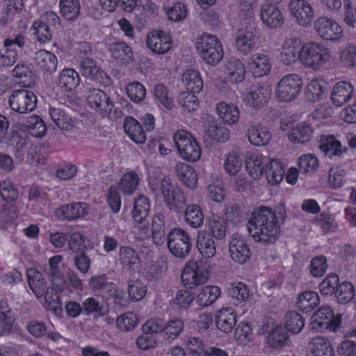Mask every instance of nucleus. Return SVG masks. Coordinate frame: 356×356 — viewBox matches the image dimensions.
Masks as SVG:
<instances>
[{
	"instance_id": "f257e3e1",
	"label": "nucleus",
	"mask_w": 356,
	"mask_h": 356,
	"mask_svg": "<svg viewBox=\"0 0 356 356\" xmlns=\"http://www.w3.org/2000/svg\"><path fill=\"white\" fill-rule=\"evenodd\" d=\"M250 235L256 242L265 245L275 243L280 236V227L270 207H261L254 210L248 222Z\"/></svg>"
},
{
	"instance_id": "f03ea898",
	"label": "nucleus",
	"mask_w": 356,
	"mask_h": 356,
	"mask_svg": "<svg viewBox=\"0 0 356 356\" xmlns=\"http://www.w3.org/2000/svg\"><path fill=\"white\" fill-rule=\"evenodd\" d=\"M195 45L207 63L216 65L222 59L224 53L222 45L216 36L205 33L197 40Z\"/></svg>"
},
{
	"instance_id": "7ed1b4c3",
	"label": "nucleus",
	"mask_w": 356,
	"mask_h": 356,
	"mask_svg": "<svg viewBox=\"0 0 356 356\" xmlns=\"http://www.w3.org/2000/svg\"><path fill=\"white\" fill-rule=\"evenodd\" d=\"M173 141L183 159L197 161L201 156V149L196 139L188 131L178 130L173 136Z\"/></svg>"
},
{
	"instance_id": "20e7f679",
	"label": "nucleus",
	"mask_w": 356,
	"mask_h": 356,
	"mask_svg": "<svg viewBox=\"0 0 356 356\" xmlns=\"http://www.w3.org/2000/svg\"><path fill=\"white\" fill-rule=\"evenodd\" d=\"M167 245L170 252L176 257L184 259L192 248V238L184 229L177 227L170 231L167 236Z\"/></svg>"
},
{
	"instance_id": "39448f33",
	"label": "nucleus",
	"mask_w": 356,
	"mask_h": 356,
	"mask_svg": "<svg viewBox=\"0 0 356 356\" xmlns=\"http://www.w3.org/2000/svg\"><path fill=\"white\" fill-rule=\"evenodd\" d=\"M329 50L324 45L317 42H309L302 47L300 61L307 67L318 69L330 59Z\"/></svg>"
},
{
	"instance_id": "423d86ee",
	"label": "nucleus",
	"mask_w": 356,
	"mask_h": 356,
	"mask_svg": "<svg viewBox=\"0 0 356 356\" xmlns=\"http://www.w3.org/2000/svg\"><path fill=\"white\" fill-rule=\"evenodd\" d=\"M160 188L167 207L170 211L182 212L187 205L183 191L178 186H173L168 177L162 179Z\"/></svg>"
},
{
	"instance_id": "0eeeda50",
	"label": "nucleus",
	"mask_w": 356,
	"mask_h": 356,
	"mask_svg": "<svg viewBox=\"0 0 356 356\" xmlns=\"http://www.w3.org/2000/svg\"><path fill=\"white\" fill-rule=\"evenodd\" d=\"M208 266L202 261L188 262L185 266L181 278L185 287L193 289L204 284L208 280Z\"/></svg>"
},
{
	"instance_id": "6e6552de",
	"label": "nucleus",
	"mask_w": 356,
	"mask_h": 356,
	"mask_svg": "<svg viewBox=\"0 0 356 356\" xmlns=\"http://www.w3.org/2000/svg\"><path fill=\"white\" fill-rule=\"evenodd\" d=\"M302 78L298 74H290L284 76L277 86V99L284 102L295 99L302 90Z\"/></svg>"
},
{
	"instance_id": "1a4fd4ad",
	"label": "nucleus",
	"mask_w": 356,
	"mask_h": 356,
	"mask_svg": "<svg viewBox=\"0 0 356 356\" xmlns=\"http://www.w3.org/2000/svg\"><path fill=\"white\" fill-rule=\"evenodd\" d=\"M311 321V329L316 332L335 331L341 322L339 318L334 317L332 309L327 305L321 307L312 315Z\"/></svg>"
},
{
	"instance_id": "9d476101",
	"label": "nucleus",
	"mask_w": 356,
	"mask_h": 356,
	"mask_svg": "<svg viewBox=\"0 0 356 356\" xmlns=\"http://www.w3.org/2000/svg\"><path fill=\"white\" fill-rule=\"evenodd\" d=\"M37 104L35 95L25 89L15 90L8 99L10 108L17 113L25 114L33 111Z\"/></svg>"
},
{
	"instance_id": "9b49d317",
	"label": "nucleus",
	"mask_w": 356,
	"mask_h": 356,
	"mask_svg": "<svg viewBox=\"0 0 356 356\" xmlns=\"http://www.w3.org/2000/svg\"><path fill=\"white\" fill-rule=\"evenodd\" d=\"M88 286L93 293L103 298L116 299L119 296L118 286L105 274L92 276L88 281Z\"/></svg>"
},
{
	"instance_id": "f8f14e48",
	"label": "nucleus",
	"mask_w": 356,
	"mask_h": 356,
	"mask_svg": "<svg viewBox=\"0 0 356 356\" xmlns=\"http://www.w3.org/2000/svg\"><path fill=\"white\" fill-rule=\"evenodd\" d=\"M87 101L96 112L104 118L108 116L113 110V103L110 97L103 90L90 88L87 92Z\"/></svg>"
},
{
	"instance_id": "ddd939ff",
	"label": "nucleus",
	"mask_w": 356,
	"mask_h": 356,
	"mask_svg": "<svg viewBox=\"0 0 356 356\" xmlns=\"http://www.w3.org/2000/svg\"><path fill=\"white\" fill-rule=\"evenodd\" d=\"M79 71L86 79L106 86L110 78L97 64L94 58H85L79 60Z\"/></svg>"
},
{
	"instance_id": "4468645a",
	"label": "nucleus",
	"mask_w": 356,
	"mask_h": 356,
	"mask_svg": "<svg viewBox=\"0 0 356 356\" xmlns=\"http://www.w3.org/2000/svg\"><path fill=\"white\" fill-rule=\"evenodd\" d=\"M314 29L325 40L337 41L343 35L342 28L334 20L326 17H318L314 23Z\"/></svg>"
},
{
	"instance_id": "2eb2a0df",
	"label": "nucleus",
	"mask_w": 356,
	"mask_h": 356,
	"mask_svg": "<svg viewBox=\"0 0 356 356\" xmlns=\"http://www.w3.org/2000/svg\"><path fill=\"white\" fill-rule=\"evenodd\" d=\"M257 40V31L256 29L246 27L236 33L234 46L237 51L244 55H248L254 50Z\"/></svg>"
},
{
	"instance_id": "dca6fc26",
	"label": "nucleus",
	"mask_w": 356,
	"mask_h": 356,
	"mask_svg": "<svg viewBox=\"0 0 356 356\" xmlns=\"http://www.w3.org/2000/svg\"><path fill=\"white\" fill-rule=\"evenodd\" d=\"M291 15L301 26L310 25L314 19L312 6L305 0H291L289 5Z\"/></svg>"
},
{
	"instance_id": "f3484780",
	"label": "nucleus",
	"mask_w": 356,
	"mask_h": 356,
	"mask_svg": "<svg viewBox=\"0 0 356 356\" xmlns=\"http://www.w3.org/2000/svg\"><path fill=\"white\" fill-rule=\"evenodd\" d=\"M170 35L163 31H153L147 37V47L154 54H164L172 47Z\"/></svg>"
},
{
	"instance_id": "a211bd4d",
	"label": "nucleus",
	"mask_w": 356,
	"mask_h": 356,
	"mask_svg": "<svg viewBox=\"0 0 356 356\" xmlns=\"http://www.w3.org/2000/svg\"><path fill=\"white\" fill-rule=\"evenodd\" d=\"M318 147L325 156L334 160L342 158L343 154L348 151V148L342 146L341 142L333 135L321 136Z\"/></svg>"
},
{
	"instance_id": "6ab92c4d",
	"label": "nucleus",
	"mask_w": 356,
	"mask_h": 356,
	"mask_svg": "<svg viewBox=\"0 0 356 356\" xmlns=\"http://www.w3.org/2000/svg\"><path fill=\"white\" fill-rule=\"evenodd\" d=\"M229 250L232 259L238 264L245 263L250 257V250L247 241L240 235L232 236Z\"/></svg>"
},
{
	"instance_id": "aec40b11",
	"label": "nucleus",
	"mask_w": 356,
	"mask_h": 356,
	"mask_svg": "<svg viewBox=\"0 0 356 356\" xmlns=\"http://www.w3.org/2000/svg\"><path fill=\"white\" fill-rule=\"evenodd\" d=\"M88 213L85 202H74L61 206L56 211V216L61 220H74L86 216Z\"/></svg>"
},
{
	"instance_id": "412c9836",
	"label": "nucleus",
	"mask_w": 356,
	"mask_h": 356,
	"mask_svg": "<svg viewBox=\"0 0 356 356\" xmlns=\"http://www.w3.org/2000/svg\"><path fill=\"white\" fill-rule=\"evenodd\" d=\"M260 17L264 24L273 29L280 27L284 22L281 10L273 3H264L261 6Z\"/></svg>"
},
{
	"instance_id": "4be33fe9",
	"label": "nucleus",
	"mask_w": 356,
	"mask_h": 356,
	"mask_svg": "<svg viewBox=\"0 0 356 356\" xmlns=\"http://www.w3.org/2000/svg\"><path fill=\"white\" fill-rule=\"evenodd\" d=\"M246 135L249 142L257 147L266 145L271 139L268 129L259 123H250Z\"/></svg>"
},
{
	"instance_id": "5701e85b",
	"label": "nucleus",
	"mask_w": 356,
	"mask_h": 356,
	"mask_svg": "<svg viewBox=\"0 0 356 356\" xmlns=\"http://www.w3.org/2000/svg\"><path fill=\"white\" fill-rule=\"evenodd\" d=\"M118 257L119 262L124 268L138 271L141 268V261L138 253L130 246H121Z\"/></svg>"
},
{
	"instance_id": "b1692460",
	"label": "nucleus",
	"mask_w": 356,
	"mask_h": 356,
	"mask_svg": "<svg viewBox=\"0 0 356 356\" xmlns=\"http://www.w3.org/2000/svg\"><path fill=\"white\" fill-rule=\"evenodd\" d=\"M33 60L35 65L44 74H51L56 70L58 59L51 51L41 49L35 53Z\"/></svg>"
},
{
	"instance_id": "393cba45",
	"label": "nucleus",
	"mask_w": 356,
	"mask_h": 356,
	"mask_svg": "<svg viewBox=\"0 0 356 356\" xmlns=\"http://www.w3.org/2000/svg\"><path fill=\"white\" fill-rule=\"evenodd\" d=\"M269 96L270 92L267 88L257 86L251 88L250 90L243 95V99L250 106L259 108L267 103Z\"/></svg>"
},
{
	"instance_id": "a878e982",
	"label": "nucleus",
	"mask_w": 356,
	"mask_h": 356,
	"mask_svg": "<svg viewBox=\"0 0 356 356\" xmlns=\"http://www.w3.org/2000/svg\"><path fill=\"white\" fill-rule=\"evenodd\" d=\"M353 92L354 88L350 83L339 82L332 89L331 101L336 106H341L352 98Z\"/></svg>"
},
{
	"instance_id": "bb28decb",
	"label": "nucleus",
	"mask_w": 356,
	"mask_h": 356,
	"mask_svg": "<svg viewBox=\"0 0 356 356\" xmlns=\"http://www.w3.org/2000/svg\"><path fill=\"white\" fill-rule=\"evenodd\" d=\"M245 65L240 59L232 57L226 63L225 74L229 81L241 83L245 79Z\"/></svg>"
},
{
	"instance_id": "cd10ccee",
	"label": "nucleus",
	"mask_w": 356,
	"mask_h": 356,
	"mask_svg": "<svg viewBox=\"0 0 356 356\" xmlns=\"http://www.w3.org/2000/svg\"><path fill=\"white\" fill-rule=\"evenodd\" d=\"M236 323V314L231 307L222 308L216 316V326L221 332H230Z\"/></svg>"
},
{
	"instance_id": "c85d7f7f",
	"label": "nucleus",
	"mask_w": 356,
	"mask_h": 356,
	"mask_svg": "<svg viewBox=\"0 0 356 356\" xmlns=\"http://www.w3.org/2000/svg\"><path fill=\"white\" fill-rule=\"evenodd\" d=\"M249 67L252 75L255 77L267 74L271 67L268 56L261 53L253 54L250 58Z\"/></svg>"
},
{
	"instance_id": "c756f323",
	"label": "nucleus",
	"mask_w": 356,
	"mask_h": 356,
	"mask_svg": "<svg viewBox=\"0 0 356 356\" xmlns=\"http://www.w3.org/2000/svg\"><path fill=\"white\" fill-rule=\"evenodd\" d=\"M175 172L179 181L189 188H195L197 184V175L188 164L179 162L175 166Z\"/></svg>"
},
{
	"instance_id": "7c9ffc66",
	"label": "nucleus",
	"mask_w": 356,
	"mask_h": 356,
	"mask_svg": "<svg viewBox=\"0 0 356 356\" xmlns=\"http://www.w3.org/2000/svg\"><path fill=\"white\" fill-rule=\"evenodd\" d=\"M197 248L205 258H212L216 254V248L214 239L209 232L204 230L198 232Z\"/></svg>"
},
{
	"instance_id": "2f4dec72",
	"label": "nucleus",
	"mask_w": 356,
	"mask_h": 356,
	"mask_svg": "<svg viewBox=\"0 0 356 356\" xmlns=\"http://www.w3.org/2000/svg\"><path fill=\"white\" fill-rule=\"evenodd\" d=\"M125 133L136 143L143 144L146 140L145 131L141 124L133 117L128 116L124 120Z\"/></svg>"
},
{
	"instance_id": "473e14b6",
	"label": "nucleus",
	"mask_w": 356,
	"mask_h": 356,
	"mask_svg": "<svg viewBox=\"0 0 356 356\" xmlns=\"http://www.w3.org/2000/svg\"><path fill=\"white\" fill-rule=\"evenodd\" d=\"M302 48L298 44L294 39H289L284 42L282 46V51L280 54V60L286 65L294 63L298 58L300 59Z\"/></svg>"
},
{
	"instance_id": "72a5a7b5",
	"label": "nucleus",
	"mask_w": 356,
	"mask_h": 356,
	"mask_svg": "<svg viewBox=\"0 0 356 356\" xmlns=\"http://www.w3.org/2000/svg\"><path fill=\"white\" fill-rule=\"evenodd\" d=\"M165 216L161 212L154 215L151 222V232L155 244L161 245L165 241Z\"/></svg>"
},
{
	"instance_id": "f704fd0d",
	"label": "nucleus",
	"mask_w": 356,
	"mask_h": 356,
	"mask_svg": "<svg viewBox=\"0 0 356 356\" xmlns=\"http://www.w3.org/2000/svg\"><path fill=\"white\" fill-rule=\"evenodd\" d=\"M80 77L77 72L72 68L63 70L58 78V86L65 92H72L79 85Z\"/></svg>"
},
{
	"instance_id": "c9c22d12",
	"label": "nucleus",
	"mask_w": 356,
	"mask_h": 356,
	"mask_svg": "<svg viewBox=\"0 0 356 356\" xmlns=\"http://www.w3.org/2000/svg\"><path fill=\"white\" fill-rule=\"evenodd\" d=\"M29 285L37 298L44 296L47 282L42 273L35 268H29L26 272Z\"/></svg>"
},
{
	"instance_id": "e433bc0d",
	"label": "nucleus",
	"mask_w": 356,
	"mask_h": 356,
	"mask_svg": "<svg viewBox=\"0 0 356 356\" xmlns=\"http://www.w3.org/2000/svg\"><path fill=\"white\" fill-rule=\"evenodd\" d=\"M6 143L8 147L12 148L15 158L19 161H23L26 147L28 145V140L22 136L21 134L17 131H13L7 139Z\"/></svg>"
},
{
	"instance_id": "4c0bfd02",
	"label": "nucleus",
	"mask_w": 356,
	"mask_h": 356,
	"mask_svg": "<svg viewBox=\"0 0 356 356\" xmlns=\"http://www.w3.org/2000/svg\"><path fill=\"white\" fill-rule=\"evenodd\" d=\"M267 158L259 154H252L245 161V168L250 175L254 179H259L267 165Z\"/></svg>"
},
{
	"instance_id": "58836bf2",
	"label": "nucleus",
	"mask_w": 356,
	"mask_h": 356,
	"mask_svg": "<svg viewBox=\"0 0 356 356\" xmlns=\"http://www.w3.org/2000/svg\"><path fill=\"white\" fill-rule=\"evenodd\" d=\"M82 305L83 314L86 316H92L95 319L106 316L109 312L108 305L101 304L93 297L86 298Z\"/></svg>"
},
{
	"instance_id": "ea45409f",
	"label": "nucleus",
	"mask_w": 356,
	"mask_h": 356,
	"mask_svg": "<svg viewBox=\"0 0 356 356\" xmlns=\"http://www.w3.org/2000/svg\"><path fill=\"white\" fill-rule=\"evenodd\" d=\"M184 210V221L193 228L202 227L204 222V214L200 206L197 204L186 205Z\"/></svg>"
},
{
	"instance_id": "a19ab883",
	"label": "nucleus",
	"mask_w": 356,
	"mask_h": 356,
	"mask_svg": "<svg viewBox=\"0 0 356 356\" xmlns=\"http://www.w3.org/2000/svg\"><path fill=\"white\" fill-rule=\"evenodd\" d=\"M216 109L220 118L228 124H234L239 119L238 108L234 104L221 102L217 104Z\"/></svg>"
},
{
	"instance_id": "79ce46f5",
	"label": "nucleus",
	"mask_w": 356,
	"mask_h": 356,
	"mask_svg": "<svg viewBox=\"0 0 356 356\" xmlns=\"http://www.w3.org/2000/svg\"><path fill=\"white\" fill-rule=\"evenodd\" d=\"M181 81L184 84L186 92H200L203 88V81L198 71L193 69L186 70Z\"/></svg>"
},
{
	"instance_id": "37998d69",
	"label": "nucleus",
	"mask_w": 356,
	"mask_h": 356,
	"mask_svg": "<svg viewBox=\"0 0 356 356\" xmlns=\"http://www.w3.org/2000/svg\"><path fill=\"white\" fill-rule=\"evenodd\" d=\"M313 356H334V352L330 341L324 337H314L309 342Z\"/></svg>"
},
{
	"instance_id": "c03bdc74",
	"label": "nucleus",
	"mask_w": 356,
	"mask_h": 356,
	"mask_svg": "<svg viewBox=\"0 0 356 356\" xmlns=\"http://www.w3.org/2000/svg\"><path fill=\"white\" fill-rule=\"evenodd\" d=\"M150 211V204L149 199L144 196L140 195L134 202L132 211V218L134 220L140 224L143 222L149 216Z\"/></svg>"
},
{
	"instance_id": "a18cd8bd",
	"label": "nucleus",
	"mask_w": 356,
	"mask_h": 356,
	"mask_svg": "<svg viewBox=\"0 0 356 356\" xmlns=\"http://www.w3.org/2000/svg\"><path fill=\"white\" fill-rule=\"evenodd\" d=\"M313 135V127L305 122H301L292 129L289 138L294 143L305 144L310 141Z\"/></svg>"
},
{
	"instance_id": "49530a36",
	"label": "nucleus",
	"mask_w": 356,
	"mask_h": 356,
	"mask_svg": "<svg viewBox=\"0 0 356 356\" xmlns=\"http://www.w3.org/2000/svg\"><path fill=\"white\" fill-rule=\"evenodd\" d=\"M13 76L19 80L25 88H30L35 83V76L30 66L24 63H19L13 70Z\"/></svg>"
},
{
	"instance_id": "de8ad7c7",
	"label": "nucleus",
	"mask_w": 356,
	"mask_h": 356,
	"mask_svg": "<svg viewBox=\"0 0 356 356\" xmlns=\"http://www.w3.org/2000/svg\"><path fill=\"white\" fill-rule=\"evenodd\" d=\"M220 296V289L217 286H204L197 296V303L201 307L213 305Z\"/></svg>"
},
{
	"instance_id": "09e8293b",
	"label": "nucleus",
	"mask_w": 356,
	"mask_h": 356,
	"mask_svg": "<svg viewBox=\"0 0 356 356\" xmlns=\"http://www.w3.org/2000/svg\"><path fill=\"white\" fill-rule=\"evenodd\" d=\"M110 51L113 58L124 64H129L133 60L132 50L124 42H115L111 46Z\"/></svg>"
},
{
	"instance_id": "8fccbe9b",
	"label": "nucleus",
	"mask_w": 356,
	"mask_h": 356,
	"mask_svg": "<svg viewBox=\"0 0 356 356\" xmlns=\"http://www.w3.org/2000/svg\"><path fill=\"white\" fill-rule=\"evenodd\" d=\"M319 303L318 293L312 291H307L300 294L296 302L298 308L305 313L313 310Z\"/></svg>"
},
{
	"instance_id": "3c124183",
	"label": "nucleus",
	"mask_w": 356,
	"mask_h": 356,
	"mask_svg": "<svg viewBox=\"0 0 356 356\" xmlns=\"http://www.w3.org/2000/svg\"><path fill=\"white\" fill-rule=\"evenodd\" d=\"M184 327V321L178 317L170 319L164 323L163 339L171 342L177 339L182 332Z\"/></svg>"
},
{
	"instance_id": "603ef678",
	"label": "nucleus",
	"mask_w": 356,
	"mask_h": 356,
	"mask_svg": "<svg viewBox=\"0 0 356 356\" xmlns=\"http://www.w3.org/2000/svg\"><path fill=\"white\" fill-rule=\"evenodd\" d=\"M140 178L138 175L130 171L124 174L118 183V189L124 195H131L136 190Z\"/></svg>"
},
{
	"instance_id": "864d4df0",
	"label": "nucleus",
	"mask_w": 356,
	"mask_h": 356,
	"mask_svg": "<svg viewBox=\"0 0 356 356\" xmlns=\"http://www.w3.org/2000/svg\"><path fill=\"white\" fill-rule=\"evenodd\" d=\"M63 260L61 255H56L49 259V270H47V275L53 284L56 286L59 290L61 289L59 286L63 283V275L59 268V264Z\"/></svg>"
},
{
	"instance_id": "5fc2aeb1",
	"label": "nucleus",
	"mask_w": 356,
	"mask_h": 356,
	"mask_svg": "<svg viewBox=\"0 0 356 356\" xmlns=\"http://www.w3.org/2000/svg\"><path fill=\"white\" fill-rule=\"evenodd\" d=\"M49 113L51 120L61 129L70 130L74 127L72 118L60 108L50 107Z\"/></svg>"
},
{
	"instance_id": "6e6d98bb",
	"label": "nucleus",
	"mask_w": 356,
	"mask_h": 356,
	"mask_svg": "<svg viewBox=\"0 0 356 356\" xmlns=\"http://www.w3.org/2000/svg\"><path fill=\"white\" fill-rule=\"evenodd\" d=\"M265 172L268 181L272 185L280 183L284 176V170L282 165L277 160L273 159L266 165Z\"/></svg>"
},
{
	"instance_id": "4d7b16f0",
	"label": "nucleus",
	"mask_w": 356,
	"mask_h": 356,
	"mask_svg": "<svg viewBox=\"0 0 356 356\" xmlns=\"http://www.w3.org/2000/svg\"><path fill=\"white\" fill-rule=\"evenodd\" d=\"M68 248L75 254L81 251L92 249L90 241L79 232H73L68 239Z\"/></svg>"
},
{
	"instance_id": "13d9d810",
	"label": "nucleus",
	"mask_w": 356,
	"mask_h": 356,
	"mask_svg": "<svg viewBox=\"0 0 356 356\" xmlns=\"http://www.w3.org/2000/svg\"><path fill=\"white\" fill-rule=\"evenodd\" d=\"M15 315L7 302H0V329L3 332H10L15 322Z\"/></svg>"
},
{
	"instance_id": "bf43d9fd",
	"label": "nucleus",
	"mask_w": 356,
	"mask_h": 356,
	"mask_svg": "<svg viewBox=\"0 0 356 356\" xmlns=\"http://www.w3.org/2000/svg\"><path fill=\"white\" fill-rule=\"evenodd\" d=\"M285 329L293 333H300L305 326L304 318L297 312L290 311L285 315Z\"/></svg>"
},
{
	"instance_id": "052dcab7",
	"label": "nucleus",
	"mask_w": 356,
	"mask_h": 356,
	"mask_svg": "<svg viewBox=\"0 0 356 356\" xmlns=\"http://www.w3.org/2000/svg\"><path fill=\"white\" fill-rule=\"evenodd\" d=\"M210 234L218 241L223 240L226 236L227 222L223 218L213 216L209 222Z\"/></svg>"
},
{
	"instance_id": "680f3d73",
	"label": "nucleus",
	"mask_w": 356,
	"mask_h": 356,
	"mask_svg": "<svg viewBox=\"0 0 356 356\" xmlns=\"http://www.w3.org/2000/svg\"><path fill=\"white\" fill-rule=\"evenodd\" d=\"M60 13L67 20H74L80 14L79 0H60Z\"/></svg>"
},
{
	"instance_id": "e2e57ef3",
	"label": "nucleus",
	"mask_w": 356,
	"mask_h": 356,
	"mask_svg": "<svg viewBox=\"0 0 356 356\" xmlns=\"http://www.w3.org/2000/svg\"><path fill=\"white\" fill-rule=\"evenodd\" d=\"M154 97L159 104L167 110H171L174 106L173 99L169 96L168 88L162 83H158L155 86Z\"/></svg>"
},
{
	"instance_id": "0e129e2a",
	"label": "nucleus",
	"mask_w": 356,
	"mask_h": 356,
	"mask_svg": "<svg viewBox=\"0 0 356 356\" xmlns=\"http://www.w3.org/2000/svg\"><path fill=\"white\" fill-rule=\"evenodd\" d=\"M289 339V334L284 327H274L268 337V343L273 348H282Z\"/></svg>"
},
{
	"instance_id": "69168bd1",
	"label": "nucleus",
	"mask_w": 356,
	"mask_h": 356,
	"mask_svg": "<svg viewBox=\"0 0 356 356\" xmlns=\"http://www.w3.org/2000/svg\"><path fill=\"white\" fill-rule=\"evenodd\" d=\"M204 133L209 138L220 143L226 142L229 137V131L226 127H219L213 123L206 127Z\"/></svg>"
},
{
	"instance_id": "338daca9",
	"label": "nucleus",
	"mask_w": 356,
	"mask_h": 356,
	"mask_svg": "<svg viewBox=\"0 0 356 356\" xmlns=\"http://www.w3.org/2000/svg\"><path fill=\"white\" fill-rule=\"evenodd\" d=\"M334 295L339 303L347 304L354 297V286L349 282H343L339 284Z\"/></svg>"
},
{
	"instance_id": "774afa93",
	"label": "nucleus",
	"mask_w": 356,
	"mask_h": 356,
	"mask_svg": "<svg viewBox=\"0 0 356 356\" xmlns=\"http://www.w3.org/2000/svg\"><path fill=\"white\" fill-rule=\"evenodd\" d=\"M195 93L185 91L179 95L178 102L184 111L191 113L196 111L199 107V100Z\"/></svg>"
}]
</instances>
